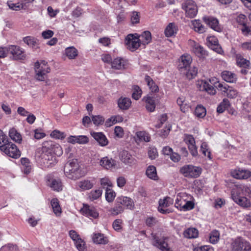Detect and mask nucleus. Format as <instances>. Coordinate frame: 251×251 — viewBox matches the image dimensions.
<instances>
[{"label": "nucleus", "instance_id": "0eeeda50", "mask_svg": "<svg viewBox=\"0 0 251 251\" xmlns=\"http://www.w3.org/2000/svg\"><path fill=\"white\" fill-rule=\"evenodd\" d=\"M8 50L9 53L11 55L13 60H24L26 58L25 50L20 46L9 45Z\"/></svg>", "mask_w": 251, "mask_h": 251}, {"label": "nucleus", "instance_id": "ea45409f", "mask_svg": "<svg viewBox=\"0 0 251 251\" xmlns=\"http://www.w3.org/2000/svg\"><path fill=\"white\" fill-rule=\"evenodd\" d=\"M21 162L22 165V170L24 173L26 174L29 173L31 168L29 159L26 158H22L21 159Z\"/></svg>", "mask_w": 251, "mask_h": 251}, {"label": "nucleus", "instance_id": "8fccbe9b", "mask_svg": "<svg viewBox=\"0 0 251 251\" xmlns=\"http://www.w3.org/2000/svg\"><path fill=\"white\" fill-rule=\"evenodd\" d=\"M220 233L217 230L212 231L209 236V241L212 244L216 243L219 240Z\"/></svg>", "mask_w": 251, "mask_h": 251}, {"label": "nucleus", "instance_id": "4be33fe9", "mask_svg": "<svg viewBox=\"0 0 251 251\" xmlns=\"http://www.w3.org/2000/svg\"><path fill=\"white\" fill-rule=\"evenodd\" d=\"M117 202L121 205L126 207L127 208L131 209L134 207V202L131 199L127 197L121 196L117 198Z\"/></svg>", "mask_w": 251, "mask_h": 251}, {"label": "nucleus", "instance_id": "864d4df0", "mask_svg": "<svg viewBox=\"0 0 251 251\" xmlns=\"http://www.w3.org/2000/svg\"><path fill=\"white\" fill-rule=\"evenodd\" d=\"M116 196L115 193L111 189L107 188L105 193V198L107 201L112 202Z\"/></svg>", "mask_w": 251, "mask_h": 251}, {"label": "nucleus", "instance_id": "0e129e2a", "mask_svg": "<svg viewBox=\"0 0 251 251\" xmlns=\"http://www.w3.org/2000/svg\"><path fill=\"white\" fill-rule=\"evenodd\" d=\"M50 135L52 137L58 139H63L66 136L64 132H61L57 130H54L51 133Z\"/></svg>", "mask_w": 251, "mask_h": 251}, {"label": "nucleus", "instance_id": "9d476101", "mask_svg": "<svg viewBox=\"0 0 251 251\" xmlns=\"http://www.w3.org/2000/svg\"><path fill=\"white\" fill-rule=\"evenodd\" d=\"M232 245L233 251H251L250 243L241 238H237Z\"/></svg>", "mask_w": 251, "mask_h": 251}, {"label": "nucleus", "instance_id": "473e14b6", "mask_svg": "<svg viewBox=\"0 0 251 251\" xmlns=\"http://www.w3.org/2000/svg\"><path fill=\"white\" fill-rule=\"evenodd\" d=\"M177 103L179 106L181 111L184 113L188 111L189 106L188 101L184 97H180L177 100Z\"/></svg>", "mask_w": 251, "mask_h": 251}, {"label": "nucleus", "instance_id": "a19ab883", "mask_svg": "<svg viewBox=\"0 0 251 251\" xmlns=\"http://www.w3.org/2000/svg\"><path fill=\"white\" fill-rule=\"evenodd\" d=\"M139 38H141V41L143 42L144 45L148 44L151 40V33L149 31H144L142 34L140 36H138Z\"/></svg>", "mask_w": 251, "mask_h": 251}, {"label": "nucleus", "instance_id": "2f4dec72", "mask_svg": "<svg viewBox=\"0 0 251 251\" xmlns=\"http://www.w3.org/2000/svg\"><path fill=\"white\" fill-rule=\"evenodd\" d=\"M24 42L29 47L32 48L38 47V40L32 36H26L23 38Z\"/></svg>", "mask_w": 251, "mask_h": 251}, {"label": "nucleus", "instance_id": "37998d69", "mask_svg": "<svg viewBox=\"0 0 251 251\" xmlns=\"http://www.w3.org/2000/svg\"><path fill=\"white\" fill-rule=\"evenodd\" d=\"M51 205L54 214L57 216L59 215L61 213V209L59 204L58 200L57 199H53L51 201Z\"/></svg>", "mask_w": 251, "mask_h": 251}, {"label": "nucleus", "instance_id": "412c9836", "mask_svg": "<svg viewBox=\"0 0 251 251\" xmlns=\"http://www.w3.org/2000/svg\"><path fill=\"white\" fill-rule=\"evenodd\" d=\"M193 197L189 194L186 193H180L177 195V198L176 200L175 206L177 208H179L180 206H178L180 203L182 204L185 203L188 199H192Z\"/></svg>", "mask_w": 251, "mask_h": 251}, {"label": "nucleus", "instance_id": "680f3d73", "mask_svg": "<svg viewBox=\"0 0 251 251\" xmlns=\"http://www.w3.org/2000/svg\"><path fill=\"white\" fill-rule=\"evenodd\" d=\"M131 22L133 25L139 23L140 21V13L137 11H133L131 14L130 17Z\"/></svg>", "mask_w": 251, "mask_h": 251}, {"label": "nucleus", "instance_id": "72a5a7b5", "mask_svg": "<svg viewBox=\"0 0 251 251\" xmlns=\"http://www.w3.org/2000/svg\"><path fill=\"white\" fill-rule=\"evenodd\" d=\"M198 230L195 228H189L183 232V235L187 238H195L198 236Z\"/></svg>", "mask_w": 251, "mask_h": 251}, {"label": "nucleus", "instance_id": "e433bc0d", "mask_svg": "<svg viewBox=\"0 0 251 251\" xmlns=\"http://www.w3.org/2000/svg\"><path fill=\"white\" fill-rule=\"evenodd\" d=\"M178 206H180V207L178 208L180 210L184 211H188L193 209L195 206L194 202L192 201V199H188L187 201L184 203L182 204L180 203V204L178 205Z\"/></svg>", "mask_w": 251, "mask_h": 251}, {"label": "nucleus", "instance_id": "052dcab7", "mask_svg": "<svg viewBox=\"0 0 251 251\" xmlns=\"http://www.w3.org/2000/svg\"><path fill=\"white\" fill-rule=\"evenodd\" d=\"M173 202L172 200L170 197H166L163 200H160L159 205L160 206L167 207L169 206Z\"/></svg>", "mask_w": 251, "mask_h": 251}, {"label": "nucleus", "instance_id": "aec40b11", "mask_svg": "<svg viewBox=\"0 0 251 251\" xmlns=\"http://www.w3.org/2000/svg\"><path fill=\"white\" fill-rule=\"evenodd\" d=\"M244 187L242 185H235L231 191V198L233 201L243 197V191Z\"/></svg>", "mask_w": 251, "mask_h": 251}, {"label": "nucleus", "instance_id": "2eb2a0df", "mask_svg": "<svg viewBox=\"0 0 251 251\" xmlns=\"http://www.w3.org/2000/svg\"><path fill=\"white\" fill-rule=\"evenodd\" d=\"M203 21L214 30L221 32L222 28L219 23L218 20L213 17H204L203 18Z\"/></svg>", "mask_w": 251, "mask_h": 251}, {"label": "nucleus", "instance_id": "f704fd0d", "mask_svg": "<svg viewBox=\"0 0 251 251\" xmlns=\"http://www.w3.org/2000/svg\"><path fill=\"white\" fill-rule=\"evenodd\" d=\"M146 174L150 179L153 180H157L158 179L156 168L154 166H149L146 170Z\"/></svg>", "mask_w": 251, "mask_h": 251}, {"label": "nucleus", "instance_id": "6e6d98bb", "mask_svg": "<svg viewBox=\"0 0 251 251\" xmlns=\"http://www.w3.org/2000/svg\"><path fill=\"white\" fill-rule=\"evenodd\" d=\"M92 121L93 122L95 125L99 126L103 124L104 118L100 115L92 116Z\"/></svg>", "mask_w": 251, "mask_h": 251}, {"label": "nucleus", "instance_id": "423d86ee", "mask_svg": "<svg viewBox=\"0 0 251 251\" xmlns=\"http://www.w3.org/2000/svg\"><path fill=\"white\" fill-rule=\"evenodd\" d=\"M182 8L185 11L186 16L190 18H194L198 12V7L193 0H185L182 3Z\"/></svg>", "mask_w": 251, "mask_h": 251}, {"label": "nucleus", "instance_id": "603ef678", "mask_svg": "<svg viewBox=\"0 0 251 251\" xmlns=\"http://www.w3.org/2000/svg\"><path fill=\"white\" fill-rule=\"evenodd\" d=\"M7 5L12 10H19L22 8H24V3H13L11 1H8Z\"/></svg>", "mask_w": 251, "mask_h": 251}, {"label": "nucleus", "instance_id": "c9c22d12", "mask_svg": "<svg viewBox=\"0 0 251 251\" xmlns=\"http://www.w3.org/2000/svg\"><path fill=\"white\" fill-rule=\"evenodd\" d=\"M186 72H184L186 76L189 79L194 78L198 74V69L196 67H190L187 68V70H184Z\"/></svg>", "mask_w": 251, "mask_h": 251}, {"label": "nucleus", "instance_id": "9b49d317", "mask_svg": "<svg viewBox=\"0 0 251 251\" xmlns=\"http://www.w3.org/2000/svg\"><path fill=\"white\" fill-rule=\"evenodd\" d=\"M46 179L47 185L53 190L59 192L62 190L63 185L60 179L53 178L51 175H47Z\"/></svg>", "mask_w": 251, "mask_h": 251}, {"label": "nucleus", "instance_id": "b1692460", "mask_svg": "<svg viewBox=\"0 0 251 251\" xmlns=\"http://www.w3.org/2000/svg\"><path fill=\"white\" fill-rule=\"evenodd\" d=\"M93 242L97 244H106L108 243V239L107 237L104 236L101 233H95L93 236Z\"/></svg>", "mask_w": 251, "mask_h": 251}, {"label": "nucleus", "instance_id": "f257e3e1", "mask_svg": "<svg viewBox=\"0 0 251 251\" xmlns=\"http://www.w3.org/2000/svg\"><path fill=\"white\" fill-rule=\"evenodd\" d=\"M36 154V159L39 164L45 168H51L54 166L56 163V157L50 150L45 146H42V152Z\"/></svg>", "mask_w": 251, "mask_h": 251}, {"label": "nucleus", "instance_id": "774afa93", "mask_svg": "<svg viewBox=\"0 0 251 251\" xmlns=\"http://www.w3.org/2000/svg\"><path fill=\"white\" fill-rule=\"evenodd\" d=\"M237 22L240 25H246L247 21L246 16L244 14H240L236 18Z\"/></svg>", "mask_w": 251, "mask_h": 251}, {"label": "nucleus", "instance_id": "ddd939ff", "mask_svg": "<svg viewBox=\"0 0 251 251\" xmlns=\"http://www.w3.org/2000/svg\"><path fill=\"white\" fill-rule=\"evenodd\" d=\"M121 161L125 164L131 166L135 164L136 160L133 156L127 151H123L119 154Z\"/></svg>", "mask_w": 251, "mask_h": 251}, {"label": "nucleus", "instance_id": "4c0bfd02", "mask_svg": "<svg viewBox=\"0 0 251 251\" xmlns=\"http://www.w3.org/2000/svg\"><path fill=\"white\" fill-rule=\"evenodd\" d=\"M94 186L93 181L89 179H83L79 181V188L83 190H87L91 189Z\"/></svg>", "mask_w": 251, "mask_h": 251}, {"label": "nucleus", "instance_id": "1a4fd4ad", "mask_svg": "<svg viewBox=\"0 0 251 251\" xmlns=\"http://www.w3.org/2000/svg\"><path fill=\"white\" fill-rule=\"evenodd\" d=\"M0 150L9 156L14 158H17L21 155L20 151L17 149V146L9 141L4 146H3Z\"/></svg>", "mask_w": 251, "mask_h": 251}, {"label": "nucleus", "instance_id": "a211bd4d", "mask_svg": "<svg viewBox=\"0 0 251 251\" xmlns=\"http://www.w3.org/2000/svg\"><path fill=\"white\" fill-rule=\"evenodd\" d=\"M192 61V59L190 55H182L178 66V69L181 72H182L183 70H187V68L189 67Z\"/></svg>", "mask_w": 251, "mask_h": 251}, {"label": "nucleus", "instance_id": "20e7f679", "mask_svg": "<svg viewBox=\"0 0 251 251\" xmlns=\"http://www.w3.org/2000/svg\"><path fill=\"white\" fill-rule=\"evenodd\" d=\"M201 169L200 167L187 165L183 166L180 169V173L185 177L196 178L200 176Z\"/></svg>", "mask_w": 251, "mask_h": 251}, {"label": "nucleus", "instance_id": "c756f323", "mask_svg": "<svg viewBox=\"0 0 251 251\" xmlns=\"http://www.w3.org/2000/svg\"><path fill=\"white\" fill-rule=\"evenodd\" d=\"M112 68L121 70L126 68V61L121 58H116L111 62Z\"/></svg>", "mask_w": 251, "mask_h": 251}, {"label": "nucleus", "instance_id": "3c124183", "mask_svg": "<svg viewBox=\"0 0 251 251\" xmlns=\"http://www.w3.org/2000/svg\"><path fill=\"white\" fill-rule=\"evenodd\" d=\"M201 151L204 155V156H207L209 159L212 158L211 156V152L209 151L208 146L206 143L203 142L201 144Z\"/></svg>", "mask_w": 251, "mask_h": 251}, {"label": "nucleus", "instance_id": "5fc2aeb1", "mask_svg": "<svg viewBox=\"0 0 251 251\" xmlns=\"http://www.w3.org/2000/svg\"><path fill=\"white\" fill-rule=\"evenodd\" d=\"M124 211L123 206L116 201V206L111 208L110 210L111 213L115 215H117Z\"/></svg>", "mask_w": 251, "mask_h": 251}, {"label": "nucleus", "instance_id": "a878e982", "mask_svg": "<svg viewBox=\"0 0 251 251\" xmlns=\"http://www.w3.org/2000/svg\"><path fill=\"white\" fill-rule=\"evenodd\" d=\"M131 104L130 99L127 98H120L118 100V107L122 110L128 109Z\"/></svg>", "mask_w": 251, "mask_h": 251}, {"label": "nucleus", "instance_id": "c85d7f7f", "mask_svg": "<svg viewBox=\"0 0 251 251\" xmlns=\"http://www.w3.org/2000/svg\"><path fill=\"white\" fill-rule=\"evenodd\" d=\"M100 164L103 167L108 169L115 166L116 161L112 158H109L108 157H104L101 159L100 161Z\"/></svg>", "mask_w": 251, "mask_h": 251}, {"label": "nucleus", "instance_id": "dca6fc26", "mask_svg": "<svg viewBox=\"0 0 251 251\" xmlns=\"http://www.w3.org/2000/svg\"><path fill=\"white\" fill-rule=\"evenodd\" d=\"M79 211L83 215L88 217L97 218L99 216V213L94 207H91L88 204H83V207Z\"/></svg>", "mask_w": 251, "mask_h": 251}, {"label": "nucleus", "instance_id": "13d9d810", "mask_svg": "<svg viewBox=\"0 0 251 251\" xmlns=\"http://www.w3.org/2000/svg\"><path fill=\"white\" fill-rule=\"evenodd\" d=\"M133 91L132 95V98L136 100H139L142 94L141 89L138 86L135 85L134 86Z\"/></svg>", "mask_w": 251, "mask_h": 251}, {"label": "nucleus", "instance_id": "09e8293b", "mask_svg": "<svg viewBox=\"0 0 251 251\" xmlns=\"http://www.w3.org/2000/svg\"><path fill=\"white\" fill-rule=\"evenodd\" d=\"M102 190L101 189L95 190V191H92L89 194V198L91 201H94L98 199L101 196Z\"/></svg>", "mask_w": 251, "mask_h": 251}, {"label": "nucleus", "instance_id": "c03bdc74", "mask_svg": "<svg viewBox=\"0 0 251 251\" xmlns=\"http://www.w3.org/2000/svg\"><path fill=\"white\" fill-rule=\"evenodd\" d=\"M234 201L243 207H249L251 205L250 201L244 196L237 199V200H234Z\"/></svg>", "mask_w": 251, "mask_h": 251}, {"label": "nucleus", "instance_id": "6ab92c4d", "mask_svg": "<svg viewBox=\"0 0 251 251\" xmlns=\"http://www.w3.org/2000/svg\"><path fill=\"white\" fill-rule=\"evenodd\" d=\"M91 134L100 146L104 147L108 145V139L103 133L93 132Z\"/></svg>", "mask_w": 251, "mask_h": 251}, {"label": "nucleus", "instance_id": "6e6552de", "mask_svg": "<svg viewBox=\"0 0 251 251\" xmlns=\"http://www.w3.org/2000/svg\"><path fill=\"white\" fill-rule=\"evenodd\" d=\"M126 44L127 48L131 51L136 50L141 45V40L137 34H129L126 38Z\"/></svg>", "mask_w": 251, "mask_h": 251}, {"label": "nucleus", "instance_id": "4d7b16f0", "mask_svg": "<svg viewBox=\"0 0 251 251\" xmlns=\"http://www.w3.org/2000/svg\"><path fill=\"white\" fill-rule=\"evenodd\" d=\"M194 28L196 31L200 33L205 31V28L203 25L199 21L195 20L193 23Z\"/></svg>", "mask_w": 251, "mask_h": 251}, {"label": "nucleus", "instance_id": "7ed1b4c3", "mask_svg": "<svg viewBox=\"0 0 251 251\" xmlns=\"http://www.w3.org/2000/svg\"><path fill=\"white\" fill-rule=\"evenodd\" d=\"M35 70V78L39 81H44L47 78V74L50 72V68L45 61L36 62Z\"/></svg>", "mask_w": 251, "mask_h": 251}, {"label": "nucleus", "instance_id": "69168bd1", "mask_svg": "<svg viewBox=\"0 0 251 251\" xmlns=\"http://www.w3.org/2000/svg\"><path fill=\"white\" fill-rule=\"evenodd\" d=\"M8 141L7 137L0 130V149Z\"/></svg>", "mask_w": 251, "mask_h": 251}, {"label": "nucleus", "instance_id": "f3484780", "mask_svg": "<svg viewBox=\"0 0 251 251\" xmlns=\"http://www.w3.org/2000/svg\"><path fill=\"white\" fill-rule=\"evenodd\" d=\"M155 99L154 95L151 94L144 97L143 100L146 102V108L148 111L153 112L154 111L156 106Z\"/></svg>", "mask_w": 251, "mask_h": 251}, {"label": "nucleus", "instance_id": "cd10ccee", "mask_svg": "<svg viewBox=\"0 0 251 251\" xmlns=\"http://www.w3.org/2000/svg\"><path fill=\"white\" fill-rule=\"evenodd\" d=\"M223 79L226 82L233 83L236 81V75L231 72L225 71L222 73Z\"/></svg>", "mask_w": 251, "mask_h": 251}, {"label": "nucleus", "instance_id": "e2e57ef3", "mask_svg": "<svg viewBox=\"0 0 251 251\" xmlns=\"http://www.w3.org/2000/svg\"><path fill=\"white\" fill-rule=\"evenodd\" d=\"M69 235L71 239L75 242L76 248L78 250V235L75 230H71L69 232Z\"/></svg>", "mask_w": 251, "mask_h": 251}, {"label": "nucleus", "instance_id": "58836bf2", "mask_svg": "<svg viewBox=\"0 0 251 251\" xmlns=\"http://www.w3.org/2000/svg\"><path fill=\"white\" fill-rule=\"evenodd\" d=\"M145 79L151 92H156L158 91V86L150 76L146 75Z\"/></svg>", "mask_w": 251, "mask_h": 251}, {"label": "nucleus", "instance_id": "f8f14e48", "mask_svg": "<svg viewBox=\"0 0 251 251\" xmlns=\"http://www.w3.org/2000/svg\"><path fill=\"white\" fill-rule=\"evenodd\" d=\"M43 146H45L48 150H50L55 155L60 156L63 153L61 146L52 141H46L43 143Z\"/></svg>", "mask_w": 251, "mask_h": 251}, {"label": "nucleus", "instance_id": "49530a36", "mask_svg": "<svg viewBox=\"0 0 251 251\" xmlns=\"http://www.w3.org/2000/svg\"><path fill=\"white\" fill-rule=\"evenodd\" d=\"M229 106V101L227 99H225L217 107V111L219 113H222L224 112L226 109L228 108Z\"/></svg>", "mask_w": 251, "mask_h": 251}, {"label": "nucleus", "instance_id": "bf43d9fd", "mask_svg": "<svg viewBox=\"0 0 251 251\" xmlns=\"http://www.w3.org/2000/svg\"><path fill=\"white\" fill-rule=\"evenodd\" d=\"M18 247L15 245L8 244L3 246L0 249V251H18Z\"/></svg>", "mask_w": 251, "mask_h": 251}, {"label": "nucleus", "instance_id": "39448f33", "mask_svg": "<svg viewBox=\"0 0 251 251\" xmlns=\"http://www.w3.org/2000/svg\"><path fill=\"white\" fill-rule=\"evenodd\" d=\"M152 238V244L153 246L158 248L162 251H170V248L168 244V237H162L159 238L155 234H151Z\"/></svg>", "mask_w": 251, "mask_h": 251}, {"label": "nucleus", "instance_id": "338daca9", "mask_svg": "<svg viewBox=\"0 0 251 251\" xmlns=\"http://www.w3.org/2000/svg\"><path fill=\"white\" fill-rule=\"evenodd\" d=\"M122 220L121 219H116L115 220L112 224V226L114 230L116 231H120L122 228Z\"/></svg>", "mask_w": 251, "mask_h": 251}, {"label": "nucleus", "instance_id": "de8ad7c7", "mask_svg": "<svg viewBox=\"0 0 251 251\" xmlns=\"http://www.w3.org/2000/svg\"><path fill=\"white\" fill-rule=\"evenodd\" d=\"M195 114L198 118H203L206 115V109L201 105H198L195 109Z\"/></svg>", "mask_w": 251, "mask_h": 251}, {"label": "nucleus", "instance_id": "a18cd8bd", "mask_svg": "<svg viewBox=\"0 0 251 251\" xmlns=\"http://www.w3.org/2000/svg\"><path fill=\"white\" fill-rule=\"evenodd\" d=\"M137 138L140 141H145L146 142L150 141V136L149 134L145 131H138L136 133Z\"/></svg>", "mask_w": 251, "mask_h": 251}, {"label": "nucleus", "instance_id": "5701e85b", "mask_svg": "<svg viewBox=\"0 0 251 251\" xmlns=\"http://www.w3.org/2000/svg\"><path fill=\"white\" fill-rule=\"evenodd\" d=\"M232 175L237 179H247L251 176V172L247 170L239 169L235 170Z\"/></svg>", "mask_w": 251, "mask_h": 251}, {"label": "nucleus", "instance_id": "bb28decb", "mask_svg": "<svg viewBox=\"0 0 251 251\" xmlns=\"http://www.w3.org/2000/svg\"><path fill=\"white\" fill-rule=\"evenodd\" d=\"M237 64L241 68H251L249 60L244 58L241 54H237L235 56Z\"/></svg>", "mask_w": 251, "mask_h": 251}, {"label": "nucleus", "instance_id": "393cba45", "mask_svg": "<svg viewBox=\"0 0 251 251\" xmlns=\"http://www.w3.org/2000/svg\"><path fill=\"white\" fill-rule=\"evenodd\" d=\"M10 138L14 142L18 143H21L22 137L21 134L14 127L11 128L9 131Z\"/></svg>", "mask_w": 251, "mask_h": 251}, {"label": "nucleus", "instance_id": "f03ea898", "mask_svg": "<svg viewBox=\"0 0 251 251\" xmlns=\"http://www.w3.org/2000/svg\"><path fill=\"white\" fill-rule=\"evenodd\" d=\"M64 173L69 179L76 180L78 178V161L74 158L69 160L64 167Z\"/></svg>", "mask_w": 251, "mask_h": 251}, {"label": "nucleus", "instance_id": "7c9ffc66", "mask_svg": "<svg viewBox=\"0 0 251 251\" xmlns=\"http://www.w3.org/2000/svg\"><path fill=\"white\" fill-rule=\"evenodd\" d=\"M177 28L175 24L174 23H170L166 27L164 33L167 37H171L175 34H176Z\"/></svg>", "mask_w": 251, "mask_h": 251}, {"label": "nucleus", "instance_id": "4468645a", "mask_svg": "<svg viewBox=\"0 0 251 251\" xmlns=\"http://www.w3.org/2000/svg\"><path fill=\"white\" fill-rule=\"evenodd\" d=\"M197 87L202 91H206L210 95H215L216 94V89L212 85H210L206 81L202 80H198L197 82Z\"/></svg>", "mask_w": 251, "mask_h": 251}, {"label": "nucleus", "instance_id": "79ce46f5", "mask_svg": "<svg viewBox=\"0 0 251 251\" xmlns=\"http://www.w3.org/2000/svg\"><path fill=\"white\" fill-rule=\"evenodd\" d=\"M65 54L69 59H74L77 55V50L73 47H68L65 49Z\"/></svg>", "mask_w": 251, "mask_h": 251}]
</instances>
